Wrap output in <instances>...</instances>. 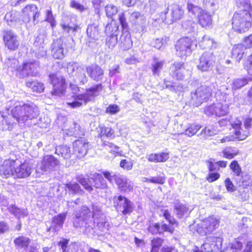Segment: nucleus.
I'll return each instance as SVG.
<instances>
[{
    "instance_id": "obj_1",
    "label": "nucleus",
    "mask_w": 252,
    "mask_h": 252,
    "mask_svg": "<svg viewBox=\"0 0 252 252\" xmlns=\"http://www.w3.org/2000/svg\"><path fill=\"white\" fill-rule=\"evenodd\" d=\"M232 29L236 32L243 34L252 27V6L250 2L247 9L235 12L231 19Z\"/></svg>"
},
{
    "instance_id": "obj_2",
    "label": "nucleus",
    "mask_w": 252,
    "mask_h": 252,
    "mask_svg": "<svg viewBox=\"0 0 252 252\" xmlns=\"http://www.w3.org/2000/svg\"><path fill=\"white\" fill-rule=\"evenodd\" d=\"M12 116L18 123H25L28 120L35 119L39 115L38 108L33 103H24L17 105L11 111Z\"/></svg>"
},
{
    "instance_id": "obj_3",
    "label": "nucleus",
    "mask_w": 252,
    "mask_h": 252,
    "mask_svg": "<svg viewBox=\"0 0 252 252\" xmlns=\"http://www.w3.org/2000/svg\"><path fill=\"white\" fill-rule=\"evenodd\" d=\"M116 137L115 130L112 127L105 126H99L97 137L100 139L102 145L104 147L107 146L110 148L111 149L110 153L113 154L115 157H123L124 156L123 152L119 151L120 147L106 140L107 139H114Z\"/></svg>"
},
{
    "instance_id": "obj_4",
    "label": "nucleus",
    "mask_w": 252,
    "mask_h": 252,
    "mask_svg": "<svg viewBox=\"0 0 252 252\" xmlns=\"http://www.w3.org/2000/svg\"><path fill=\"white\" fill-rule=\"evenodd\" d=\"M215 86L201 85L190 94V103L195 107H198L203 103L211 101L215 91Z\"/></svg>"
},
{
    "instance_id": "obj_5",
    "label": "nucleus",
    "mask_w": 252,
    "mask_h": 252,
    "mask_svg": "<svg viewBox=\"0 0 252 252\" xmlns=\"http://www.w3.org/2000/svg\"><path fill=\"white\" fill-rule=\"evenodd\" d=\"M220 223V219L212 215L201 220L193 227V229L194 232L201 236H208L219 228Z\"/></svg>"
},
{
    "instance_id": "obj_6",
    "label": "nucleus",
    "mask_w": 252,
    "mask_h": 252,
    "mask_svg": "<svg viewBox=\"0 0 252 252\" xmlns=\"http://www.w3.org/2000/svg\"><path fill=\"white\" fill-rule=\"evenodd\" d=\"M102 175V173H94L91 178L93 185L90 184L88 178H86L82 175L77 176L76 179L83 187L85 190L91 192L94 190L93 187L99 189H105L108 188V183Z\"/></svg>"
},
{
    "instance_id": "obj_7",
    "label": "nucleus",
    "mask_w": 252,
    "mask_h": 252,
    "mask_svg": "<svg viewBox=\"0 0 252 252\" xmlns=\"http://www.w3.org/2000/svg\"><path fill=\"white\" fill-rule=\"evenodd\" d=\"M49 79L52 86L51 94L55 96L64 95L67 88V83L64 76L57 72L51 73L49 75Z\"/></svg>"
},
{
    "instance_id": "obj_8",
    "label": "nucleus",
    "mask_w": 252,
    "mask_h": 252,
    "mask_svg": "<svg viewBox=\"0 0 252 252\" xmlns=\"http://www.w3.org/2000/svg\"><path fill=\"white\" fill-rule=\"evenodd\" d=\"M103 176L110 183L114 181L119 189L122 192H130L133 189V186L128 182V179L125 176L120 174H112L108 170L102 172Z\"/></svg>"
},
{
    "instance_id": "obj_9",
    "label": "nucleus",
    "mask_w": 252,
    "mask_h": 252,
    "mask_svg": "<svg viewBox=\"0 0 252 252\" xmlns=\"http://www.w3.org/2000/svg\"><path fill=\"white\" fill-rule=\"evenodd\" d=\"M208 164V173L206 176V180L208 183H213L220 177V174L218 171L220 168H225L227 165V161L220 160L215 161L214 159H210L206 161Z\"/></svg>"
},
{
    "instance_id": "obj_10",
    "label": "nucleus",
    "mask_w": 252,
    "mask_h": 252,
    "mask_svg": "<svg viewBox=\"0 0 252 252\" xmlns=\"http://www.w3.org/2000/svg\"><path fill=\"white\" fill-rule=\"evenodd\" d=\"M39 67V63L36 61H25L19 69L18 77L24 79L31 77H36L39 75L37 69Z\"/></svg>"
},
{
    "instance_id": "obj_11",
    "label": "nucleus",
    "mask_w": 252,
    "mask_h": 252,
    "mask_svg": "<svg viewBox=\"0 0 252 252\" xmlns=\"http://www.w3.org/2000/svg\"><path fill=\"white\" fill-rule=\"evenodd\" d=\"M2 39L5 47L10 51L17 50L20 47V40L18 35L11 30H4Z\"/></svg>"
},
{
    "instance_id": "obj_12",
    "label": "nucleus",
    "mask_w": 252,
    "mask_h": 252,
    "mask_svg": "<svg viewBox=\"0 0 252 252\" xmlns=\"http://www.w3.org/2000/svg\"><path fill=\"white\" fill-rule=\"evenodd\" d=\"M113 204L115 208L121 211L123 215H130L133 211V205L127 198L122 196H115L113 197Z\"/></svg>"
},
{
    "instance_id": "obj_13",
    "label": "nucleus",
    "mask_w": 252,
    "mask_h": 252,
    "mask_svg": "<svg viewBox=\"0 0 252 252\" xmlns=\"http://www.w3.org/2000/svg\"><path fill=\"white\" fill-rule=\"evenodd\" d=\"M147 230L152 235H161L166 232L172 234L175 230L174 227L168 225L165 223L152 222L151 221H150Z\"/></svg>"
},
{
    "instance_id": "obj_14",
    "label": "nucleus",
    "mask_w": 252,
    "mask_h": 252,
    "mask_svg": "<svg viewBox=\"0 0 252 252\" xmlns=\"http://www.w3.org/2000/svg\"><path fill=\"white\" fill-rule=\"evenodd\" d=\"M192 44L191 39L188 37L180 38L175 45L176 55L180 58L187 57L191 53Z\"/></svg>"
},
{
    "instance_id": "obj_15",
    "label": "nucleus",
    "mask_w": 252,
    "mask_h": 252,
    "mask_svg": "<svg viewBox=\"0 0 252 252\" xmlns=\"http://www.w3.org/2000/svg\"><path fill=\"white\" fill-rule=\"evenodd\" d=\"M203 113L208 117H220L227 114V108L220 102L213 103L203 108Z\"/></svg>"
},
{
    "instance_id": "obj_16",
    "label": "nucleus",
    "mask_w": 252,
    "mask_h": 252,
    "mask_svg": "<svg viewBox=\"0 0 252 252\" xmlns=\"http://www.w3.org/2000/svg\"><path fill=\"white\" fill-rule=\"evenodd\" d=\"M21 13L22 20L25 23H29L32 20L33 22H34L40 15V13L38 10L37 6L34 4L26 5L22 9Z\"/></svg>"
},
{
    "instance_id": "obj_17",
    "label": "nucleus",
    "mask_w": 252,
    "mask_h": 252,
    "mask_svg": "<svg viewBox=\"0 0 252 252\" xmlns=\"http://www.w3.org/2000/svg\"><path fill=\"white\" fill-rule=\"evenodd\" d=\"M230 125L234 129L233 135L236 141L245 140L250 135V130L242 128V122L239 118H235Z\"/></svg>"
},
{
    "instance_id": "obj_18",
    "label": "nucleus",
    "mask_w": 252,
    "mask_h": 252,
    "mask_svg": "<svg viewBox=\"0 0 252 252\" xmlns=\"http://www.w3.org/2000/svg\"><path fill=\"white\" fill-rule=\"evenodd\" d=\"M119 26L116 24H108L105 28V32L108 35L106 39V44L109 48H113L117 43Z\"/></svg>"
},
{
    "instance_id": "obj_19",
    "label": "nucleus",
    "mask_w": 252,
    "mask_h": 252,
    "mask_svg": "<svg viewBox=\"0 0 252 252\" xmlns=\"http://www.w3.org/2000/svg\"><path fill=\"white\" fill-rule=\"evenodd\" d=\"M16 164V159L11 158L5 159L0 164V176L5 178L11 176L14 178Z\"/></svg>"
},
{
    "instance_id": "obj_20",
    "label": "nucleus",
    "mask_w": 252,
    "mask_h": 252,
    "mask_svg": "<svg viewBox=\"0 0 252 252\" xmlns=\"http://www.w3.org/2000/svg\"><path fill=\"white\" fill-rule=\"evenodd\" d=\"M170 71V75L173 79L177 81L185 79L186 67L184 63L181 62L173 63L171 64Z\"/></svg>"
},
{
    "instance_id": "obj_21",
    "label": "nucleus",
    "mask_w": 252,
    "mask_h": 252,
    "mask_svg": "<svg viewBox=\"0 0 252 252\" xmlns=\"http://www.w3.org/2000/svg\"><path fill=\"white\" fill-rule=\"evenodd\" d=\"M60 165V161L52 155L43 156L40 162V169L42 171L46 172L53 170L56 166Z\"/></svg>"
},
{
    "instance_id": "obj_22",
    "label": "nucleus",
    "mask_w": 252,
    "mask_h": 252,
    "mask_svg": "<svg viewBox=\"0 0 252 252\" xmlns=\"http://www.w3.org/2000/svg\"><path fill=\"white\" fill-rule=\"evenodd\" d=\"M32 172V167L28 160H25L19 165L16 164L14 178L23 179L29 177Z\"/></svg>"
},
{
    "instance_id": "obj_23",
    "label": "nucleus",
    "mask_w": 252,
    "mask_h": 252,
    "mask_svg": "<svg viewBox=\"0 0 252 252\" xmlns=\"http://www.w3.org/2000/svg\"><path fill=\"white\" fill-rule=\"evenodd\" d=\"M86 71L88 76L95 82L100 81L104 74V71L99 65L94 63L88 66Z\"/></svg>"
},
{
    "instance_id": "obj_24",
    "label": "nucleus",
    "mask_w": 252,
    "mask_h": 252,
    "mask_svg": "<svg viewBox=\"0 0 252 252\" xmlns=\"http://www.w3.org/2000/svg\"><path fill=\"white\" fill-rule=\"evenodd\" d=\"M214 57L212 54L204 53L199 58V63L197 66V68L201 71H208L210 67L215 62Z\"/></svg>"
},
{
    "instance_id": "obj_25",
    "label": "nucleus",
    "mask_w": 252,
    "mask_h": 252,
    "mask_svg": "<svg viewBox=\"0 0 252 252\" xmlns=\"http://www.w3.org/2000/svg\"><path fill=\"white\" fill-rule=\"evenodd\" d=\"M88 142L82 139L76 140L74 142L73 152L78 158H81L86 155L88 150Z\"/></svg>"
},
{
    "instance_id": "obj_26",
    "label": "nucleus",
    "mask_w": 252,
    "mask_h": 252,
    "mask_svg": "<svg viewBox=\"0 0 252 252\" xmlns=\"http://www.w3.org/2000/svg\"><path fill=\"white\" fill-rule=\"evenodd\" d=\"M91 211L90 208L86 206H82L78 213H77L74 218L73 225L75 227L80 226V222L84 221L90 218Z\"/></svg>"
},
{
    "instance_id": "obj_27",
    "label": "nucleus",
    "mask_w": 252,
    "mask_h": 252,
    "mask_svg": "<svg viewBox=\"0 0 252 252\" xmlns=\"http://www.w3.org/2000/svg\"><path fill=\"white\" fill-rule=\"evenodd\" d=\"M169 152L151 153L148 155L147 159L151 162H165L169 159Z\"/></svg>"
},
{
    "instance_id": "obj_28",
    "label": "nucleus",
    "mask_w": 252,
    "mask_h": 252,
    "mask_svg": "<svg viewBox=\"0 0 252 252\" xmlns=\"http://www.w3.org/2000/svg\"><path fill=\"white\" fill-rule=\"evenodd\" d=\"M198 23L204 28H208L212 24V17L209 13L204 10H201L198 15Z\"/></svg>"
},
{
    "instance_id": "obj_29",
    "label": "nucleus",
    "mask_w": 252,
    "mask_h": 252,
    "mask_svg": "<svg viewBox=\"0 0 252 252\" xmlns=\"http://www.w3.org/2000/svg\"><path fill=\"white\" fill-rule=\"evenodd\" d=\"M246 50V48L242 43L235 45L231 51L232 58L238 62H240L247 53Z\"/></svg>"
},
{
    "instance_id": "obj_30",
    "label": "nucleus",
    "mask_w": 252,
    "mask_h": 252,
    "mask_svg": "<svg viewBox=\"0 0 252 252\" xmlns=\"http://www.w3.org/2000/svg\"><path fill=\"white\" fill-rule=\"evenodd\" d=\"M25 85L33 93H41L45 90L44 84L37 80H28L26 82Z\"/></svg>"
},
{
    "instance_id": "obj_31",
    "label": "nucleus",
    "mask_w": 252,
    "mask_h": 252,
    "mask_svg": "<svg viewBox=\"0 0 252 252\" xmlns=\"http://www.w3.org/2000/svg\"><path fill=\"white\" fill-rule=\"evenodd\" d=\"M4 64L11 71L15 72L16 75L18 76L19 69L21 65L18 59L15 58H8L6 59Z\"/></svg>"
},
{
    "instance_id": "obj_32",
    "label": "nucleus",
    "mask_w": 252,
    "mask_h": 252,
    "mask_svg": "<svg viewBox=\"0 0 252 252\" xmlns=\"http://www.w3.org/2000/svg\"><path fill=\"white\" fill-rule=\"evenodd\" d=\"M31 240L24 236H19L14 239L13 243L16 248L18 249H27L29 247Z\"/></svg>"
},
{
    "instance_id": "obj_33",
    "label": "nucleus",
    "mask_w": 252,
    "mask_h": 252,
    "mask_svg": "<svg viewBox=\"0 0 252 252\" xmlns=\"http://www.w3.org/2000/svg\"><path fill=\"white\" fill-rule=\"evenodd\" d=\"M1 120H0V128L2 130L7 129L10 130L12 128L14 125V122L11 118L8 115H4V113L1 114Z\"/></svg>"
},
{
    "instance_id": "obj_34",
    "label": "nucleus",
    "mask_w": 252,
    "mask_h": 252,
    "mask_svg": "<svg viewBox=\"0 0 252 252\" xmlns=\"http://www.w3.org/2000/svg\"><path fill=\"white\" fill-rule=\"evenodd\" d=\"M52 56L56 59H62L64 57L62 42L54 43L52 50Z\"/></svg>"
},
{
    "instance_id": "obj_35",
    "label": "nucleus",
    "mask_w": 252,
    "mask_h": 252,
    "mask_svg": "<svg viewBox=\"0 0 252 252\" xmlns=\"http://www.w3.org/2000/svg\"><path fill=\"white\" fill-rule=\"evenodd\" d=\"M8 211L14 215L17 219L24 218L28 216V213L18 208L14 204L10 205L7 208Z\"/></svg>"
},
{
    "instance_id": "obj_36",
    "label": "nucleus",
    "mask_w": 252,
    "mask_h": 252,
    "mask_svg": "<svg viewBox=\"0 0 252 252\" xmlns=\"http://www.w3.org/2000/svg\"><path fill=\"white\" fill-rule=\"evenodd\" d=\"M55 153L63 157L64 159H68L71 157L70 148L66 145H60L56 149Z\"/></svg>"
},
{
    "instance_id": "obj_37",
    "label": "nucleus",
    "mask_w": 252,
    "mask_h": 252,
    "mask_svg": "<svg viewBox=\"0 0 252 252\" xmlns=\"http://www.w3.org/2000/svg\"><path fill=\"white\" fill-rule=\"evenodd\" d=\"M229 168L232 173L233 176L240 177L243 174V171L238 161L236 160H232L229 165Z\"/></svg>"
},
{
    "instance_id": "obj_38",
    "label": "nucleus",
    "mask_w": 252,
    "mask_h": 252,
    "mask_svg": "<svg viewBox=\"0 0 252 252\" xmlns=\"http://www.w3.org/2000/svg\"><path fill=\"white\" fill-rule=\"evenodd\" d=\"M98 25L94 23L88 25L87 29L88 36L92 39H96L99 34Z\"/></svg>"
},
{
    "instance_id": "obj_39",
    "label": "nucleus",
    "mask_w": 252,
    "mask_h": 252,
    "mask_svg": "<svg viewBox=\"0 0 252 252\" xmlns=\"http://www.w3.org/2000/svg\"><path fill=\"white\" fill-rule=\"evenodd\" d=\"M161 211L162 213V216L168 222V225L173 227H178L179 226V222L173 218L169 210L162 209Z\"/></svg>"
},
{
    "instance_id": "obj_40",
    "label": "nucleus",
    "mask_w": 252,
    "mask_h": 252,
    "mask_svg": "<svg viewBox=\"0 0 252 252\" xmlns=\"http://www.w3.org/2000/svg\"><path fill=\"white\" fill-rule=\"evenodd\" d=\"M66 189L72 194L82 193L84 192L80 186L76 182H69L65 185Z\"/></svg>"
},
{
    "instance_id": "obj_41",
    "label": "nucleus",
    "mask_w": 252,
    "mask_h": 252,
    "mask_svg": "<svg viewBox=\"0 0 252 252\" xmlns=\"http://www.w3.org/2000/svg\"><path fill=\"white\" fill-rule=\"evenodd\" d=\"M134 160L129 158L122 159L120 162V167L124 170L130 171L133 167Z\"/></svg>"
},
{
    "instance_id": "obj_42",
    "label": "nucleus",
    "mask_w": 252,
    "mask_h": 252,
    "mask_svg": "<svg viewBox=\"0 0 252 252\" xmlns=\"http://www.w3.org/2000/svg\"><path fill=\"white\" fill-rule=\"evenodd\" d=\"M249 82V79L243 77L234 79L232 84V88L233 90H238L246 85Z\"/></svg>"
},
{
    "instance_id": "obj_43",
    "label": "nucleus",
    "mask_w": 252,
    "mask_h": 252,
    "mask_svg": "<svg viewBox=\"0 0 252 252\" xmlns=\"http://www.w3.org/2000/svg\"><path fill=\"white\" fill-rule=\"evenodd\" d=\"M174 210L176 215L179 218H182L188 211V208L180 203H176L174 205Z\"/></svg>"
},
{
    "instance_id": "obj_44",
    "label": "nucleus",
    "mask_w": 252,
    "mask_h": 252,
    "mask_svg": "<svg viewBox=\"0 0 252 252\" xmlns=\"http://www.w3.org/2000/svg\"><path fill=\"white\" fill-rule=\"evenodd\" d=\"M144 182L147 183L163 185L166 182V177L163 175L162 176L158 175L157 176H153L150 178H146Z\"/></svg>"
},
{
    "instance_id": "obj_45",
    "label": "nucleus",
    "mask_w": 252,
    "mask_h": 252,
    "mask_svg": "<svg viewBox=\"0 0 252 252\" xmlns=\"http://www.w3.org/2000/svg\"><path fill=\"white\" fill-rule=\"evenodd\" d=\"M201 128V126L200 125L194 123L190 124L185 131V134L190 137L194 135Z\"/></svg>"
},
{
    "instance_id": "obj_46",
    "label": "nucleus",
    "mask_w": 252,
    "mask_h": 252,
    "mask_svg": "<svg viewBox=\"0 0 252 252\" xmlns=\"http://www.w3.org/2000/svg\"><path fill=\"white\" fill-rule=\"evenodd\" d=\"M184 15V10L180 7L174 8L172 10V22H176L182 19Z\"/></svg>"
},
{
    "instance_id": "obj_47",
    "label": "nucleus",
    "mask_w": 252,
    "mask_h": 252,
    "mask_svg": "<svg viewBox=\"0 0 252 252\" xmlns=\"http://www.w3.org/2000/svg\"><path fill=\"white\" fill-rule=\"evenodd\" d=\"M217 132L215 127L212 126H205L201 131L200 134L204 137H208L215 135Z\"/></svg>"
},
{
    "instance_id": "obj_48",
    "label": "nucleus",
    "mask_w": 252,
    "mask_h": 252,
    "mask_svg": "<svg viewBox=\"0 0 252 252\" xmlns=\"http://www.w3.org/2000/svg\"><path fill=\"white\" fill-rule=\"evenodd\" d=\"M229 148H226L223 149L222 151L223 157L225 158L231 159L235 158L236 156L239 154V151L237 150H232L231 152L229 151Z\"/></svg>"
},
{
    "instance_id": "obj_49",
    "label": "nucleus",
    "mask_w": 252,
    "mask_h": 252,
    "mask_svg": "<svg viewBox=\"0 0 252 252\" xmlns=\"http://www.w3.org/2000/svg\"><path fill=\"white\" fill-rule=\"evenodd\" d=\"M61 26L63 31L66 33H69L70 31H72L73 32H76L81 29L80 26L77 24H75L73 27H71L68 24L63 23L61 24Z\"/></svg>"
},
{
    "instance_id": "obj_50",
    "label": "nucleus",
    "mask_w": 252,
    "mask_h": 252,
    "mask_svg": "<svg viewBox=\"0 0 252 252\" xmlns=\"http://www.w3.org/2000/svg\"><path fill=\"white\" fill-rule=\"evenodd\" d=\"M243 66L249 74H252V53L245 60Z\"/></svg>"
},
{
    "instance_id": "obj_51",
    "label": "nucleus",
    "mask_w": 252,
    "mask_h": 252,
    "mask_svg": "<svg viewBox=\"0 0 252 252\" xmlns=\"http://www.w3.org/2000/svg\"><path fill=\"white\" fill-rule=\"evenodd\" d=\"M103 86L101 83H98L86 90V92L91 95H94L96 94L103 90Z\"/></svg>"
},
{
    "instance_id": "obj_52",
    "label": "nucleus",
    "mask_w": 252,
    "mask_h": 252,
    "mask_svg": "<svg viewBox=\"0 0 252 252\" xmlns=\"http://www.w3.org/2000/svg\"><path fill=\"white\" fill-rule=\"evenodd\" d=\"M163 61H158L152 65V71L154 75H159L160 71L163 67Z\"/></svg>"
},
{
    "instance_id": "obj_53",
    "label": "nucleus",
    "mask_w": 252,
    "mask_h": 252,
    "mask_svg": "<svg viewBox=\"0 0 252 252\" xmlns=\"http://www.w3.org/2000/svg\"><path fill=\"white\" fill-rule=\"evenodd\" d=\"M187 8L188 12L191 13L193 15H196V13L198 11L200 13L201 11L203 10L201 7L195 5L191 2L187 3Z\"/></svg>"
},
{
    "instance_id": "obj_54",
    "label": "nucleus",
    "mask_w": 252,
    "mask_h": 252,
    "mask_svg": "<svg viewBox=\"0 0 252 252\" xmlns=\"http://www.w3.org/2000/svg\"><path fill=\"white\" fill-rule=\"evenodd\" d=\"M106 14L108 17L112 18L117 12V7L112 4H108L105 6Z\"/></svg>"
},
{
    "instance_id": "obj_55",
    "label": "nucleus",
    "mask_w": 252,
    "mask_h": 252,
    "mask_svg": "<svg viewBox=\"0 0 252 252\" xmlns=\"http://www.w3.org/2000/svg\"><path fill=\"white\" fill-rule=\"evenodd\" d=\"M243 247V242L241 241V238L238 237L231 244V248L236 251H240Z\"/></svg>"
},
{
    "instance_id": "obj_56",
    "label": "nucleus",
    "mask_w": 252,
    "mask_h": 252,
    "mask_svg": "<svg viewBox=\"0 0 252 252\" xmlns=\"http://www.w3.org/2000/svg\"><path fill=\"white\" fill-rule=\"evenodd\" d=\"M168 37L156 38L153 42L154 47L157 49H160L164 44H165L168 40Z\"/></svg>"
},
{
    "instance_id": "obj_57",
    "label": "nucleus",
    "mask_w": 252,
    "mask_h": 252,
    "mask_svg": "<svg viewBox=\"0 0 252 252\" xmlns=\"http://www.w3.org/2000/svg\"><path fill=\"white\" fill-rule=\"evenodd\" d=\"M66 217V213L59 214L53 218V221L57 225H62Z\"/></svg>"
},
{
    "instance_id": "obj_58",
    "label": "nucleus",
    "mask_w": 252,
    "mask_h": 252,
    "mask_svg": "<svg viewBox=\"0 0 252 252\" xmlns=\"http://www.w3.org/2000/svg\"><path fill=\"white\" fill-rule=\"evenodd\" d=\"M120 111L119 106L116 104H110L106 109L105 112L107 114L113 115L117 113Z\"/></svg>"
},
{
    "instance_id": "obj_59",
    "label": "nucleus",
    "mask_w": 252,
    "mask_h": 252,
    "mask_svg": "<svg viewBox=\"0 0 252 252\" xmlns=\"http://www.w3.org/2000/svg\"><path fill=\"white\" fill-rule=\"evenodd\" d=\"M225 186L228 191L232 192L236 190V188L230 179L227 178L224 180Z\"/></svg>"
},
{
    "instance_id": "obj_60",
    "label": "nucleus",
    "mask_w": 252,
    "mask_h": 252,
    "mask_svg": "<svg viewBox=\"0 0 252 252\" xmlns=\"http://www.w3.org/2000/svg\"><path fill=\"white\" fill-rule=\"evenodd\" d=\"M164 240L159 237L154 238L151 241V246H153L158 248L160 247L162 245Z\"/></svg>"
},
{
    "instance_id": "obj_61",
    "label": "nucleus",
    "mask_w": 252,
    "mask_h": 252,
    "mask_svg": "<svg viewBox=\"0 0 252 252\" xmlns=\"http://www.w3.org/2000/svg\"><path fill=\"white\" fill-rule=\"evenodd\" d=\"M243 41L246 49L252 48V34L246 36L243 38Z\"/></svg>"
},
{
    "instance_id": "obj_62",
    "label": "nucleus",
    "mask_w": 252,
    "mask_h": 252,
    "mask_svg": "<svg viewBox=\"0 0 252 252\" xmlns=\"http://www.w3.org/2000/svg\"><path fill=\"white\" fill-rule=\"evenodd\" d=\"M119 20L123 30H127L128 29V24L126 22L125 13H122L119 17Z\"/></svg>"
},
{
    "instance_id": "obj_63",
    "label": "nucleus",
    "mask_w": 252,
    "mask_h": 252,
    "mask_svg": "<svg viewBox=\"0 0 252 252\" xmlns=\"http://www.w3.org/2000/svg\"><path fill=\"white\" fill-rule=\"evenodd\" d=\"M70 6L73 8H75L80 12H83L85 10V8L82 4L76 2L74 0H72L71 2Z\"/></svg>"
},
{
    "instance_id": "obj_64",
    "label": "nucleus",
    "mask_w": 252,
    "mask_h": 252,
    "mask_svg": "<svg viewBox=\"0 0 252 252\" xmlns=\"http://www.w3.org/2000/svg\"><path fill=\"white\" fill-rule=\"evenodd\" d=\"M9 229L8 223L4 221H0V235L7 231Z\"/></svg>"
}]
</instances>
